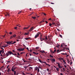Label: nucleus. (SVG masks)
I'll use <instances>...</instances> for the list:
<instances>
[{
  "label": "nucleus",
  "instance_id": "42",
  "mask_svg": "<svg viewBox=\"0 0 75 75\" xmlns=\"http://www.w3.org/2000/svg\"><path fill=\"white\" fill-rule=\"evenodd\" d=\"M59 46H60V45H58L56 46V47H59Z\"/></svg>",
  "mask_w": 75,
  "mask_h": 75
},
{
  "label": "nucleus",
  "instance_id": "44",
  "mask_svg": "<svg viewBox=\"0 0 75 75\" xmlns=\"http://www.w3.org/2000/svg\"><path fill=\"white\" fill-rule=\"evenodd\" d=\"M56 51H57V50H56V49L54 50V52H56Z\"/></svg>",
  "mask_w": 75,
  "mask_h": 75
},
{
  "label": "nucleus",
  "instance_id": "43",
  "mask_svg": "<svg viewBox=\"0 0 75 75\" xmlns=\"http://www.w3.org/2000/svg\"><path fill=\"white\" fill-rule=\"evenodd\" d=\"M17 54H18V56H19L20 57V54H19V53L18 52Z\"/></svg>",
  "mask_w": 75,
  "mask_h": 75
},
{
  "label": "nucleus",
  "instance_id": "5",
  "mask_svg": "<svg viewBox=\"0 0 75 75\" xmlns=\"http://www.w3.org/2000/svg\"><path fill=\"white\" fill-rule=\"evenodd\" d=\"M28 69L29 70V71H31V70H32V69H33V67H29Z\"/></svg>",
  "mask_w": 75,
  "mask_h": 75
},
{
  "label": "nucleus",
  "instance_id": "32",
  "mask_svg": "<svg viewBox=\"0 0 75 75\" xmlns=\"http://www.w3.org/2000/svg\"><path fill=\"white\" fill-rule=\"evenodd\" d=\"M59 36L60 37H61V38H62V35H59Z\"/></svg>",
  "mask_w": 75,
  "mask_h": 75
},
{
  "label": "nucleus",
  "instance_id": "46",
  "mask_svg": "<svg viewBox=\"0 0 75 75\" xmlns=\"http://www.w3.org/2000/svg\"><path fill=\"white\" fill-rule=\"evenodd\" d=\"M52 25H55V23H52Z\"/></svg>",
  "mask_w": 75,
  "mask_h": 75
},
{
  "label": "nucleus",
  "instance_id": "52",
  "mask_svg": "<svg viewBox=\"0 0 75 75\" xmlns=\"http://www.w3.org/2000/svg\"><path fill=\"white\" fill-rule=\"evenodd\" d=\"M16 55H17V54L16 53L14 54H13V55H14L15 56H16Z\"/></svg>",
  "mask_w": 75,
  "mask_h": 75
},
{
  "label": "nucleus",
  "instance_id": "27",
  "mask_svg": "<svg viewBox=\"0 0 75 75\" xmlns=\"http://www.w3.org/2000/svg\"><path fill=\"white\" fill-rule=\"evenodd\" d=\"M27 67H28V66H25V67H24V68H25V69H26V68H27Z\"/></svg>",
  "mask_w": 75,
  "mask_h": 75
},
{
  "label": "nucleus",
  "instance_id": "3",
  "mask_svg": "<svg viewBox=\"0 0 75 75\" xmlns=\"http://www.w3.org/2000/svg\"><path fill=\"white\" fill-rule=\"evenodd\" d=\"M40 40L42 41H43V40L44 41H45V39L43 38H42V37H40Z\"/></svg>",
  "mask_w": 75,
  "mask_h": 75
},
{
  "label": "nucleus",
  "instance_id": "20",
  "mask_svg": "<svg viewBox=\"0 0 75 75\" xmlns=\"http://www.w3.org/2000/svg\"><path fill=\"white\" fill-rule=\"evenodd\" d=\"M63 62H64V64H66V62L65 61V60H63Z\"/></svg>",
  "mask_w": 75,
  "mask_h": 75
},
{
  "label": "nucleus",
  "instance_id": "7",
  "mask_svg": "<svg viewBox=\"0 0 75 75\" xmlns=\"http://www.w3.org/2000/svg\"><path fill=\"white\" fill-rule=\"evenodd\" d=\"M34 28V27H32L30 28V30H29V31H31L32 30H33V29Z\"/></svg>",
  "mask_w": 75,
  "mask_h": 75
},
{
  "label": "nucleus",
  "instance_id": "39",
  "mask_svg": "<svg viewBox=\"0 0 75 75\" xmlns=\"http://www.w3.org/2000/svg\"><path fill=\"white\" fill-rule=\"evenodd\" d=\"M11 71H14V69H11Z\"/></svg>",
  "mask_w": 75,
  "mask_h": 75
},
{
  "label": "nucleus",
  "instance_id": "55",
  "mask_svg": "<svg viewBox=\"0 0 75 75\" xmlns=\"http://www.w3.org/2000/svg\"><path fill=\"white\" fill-rule=\"evenodd\" d=\"M24 53L23 52H21V54H23Z\"/></svg>",
  "mask_w": 75,
  "mask_h": 75
},
{
  "label": "nucleus",
  "instance_id": "25",
  "mask_svg": "<svg viewBox=\"0 0 75 75\" xmlns=\"http://www.w3.org/2000/svg\"><path fill=\"white\" fill-rule=\"evenodd\" d=\"M38 72H40V69H39V68H38Z\"/></svg>",
  "mask_w": 75,
  "mask_h": 75
},
{
  "label": "nucleus",
  "instance_id": "59",
  "mask_svg": "<svg viewBox=\"0 0 75 75\" xmlns=\"http://www.w3.org/2000/svg\"><path fill=\"white\" fill-rule=\"evenodd\" d=\"M23 75H27L26 74H25L24 73H23Z\"/></svg>",
  "mask_w": 75,
  "mask_h": 75
},
{
  "label": "nucleus",
  "instance_id": "61",
  "mask_svg": "<svg viewBox=\"0 0 75 75\" xmlns=\"http://www.w3.org/2000/svg\"><path fill=\"white\" fill-rule=\"evenodd\" d=\"M40 37H42V35H40Z\"/></svg>",
  "mask_w": 75,
  "mask_h": 75
},
{
  "label": "nucleus",
  "instance_id": "41",
  "mask_svg": "<svg viewBox=\"0 0 75 75\" xmlns=\"http://www.w3.org/2000/svg\"><path fill=\"white\" fill-rule=\"evenodd\" d=\"M17 50H18V51H21V49H17Z\"/></svg>",
  "mask_w": 75,
  "mask_h": 75
},
{
  "label": "nucleus",
  "instance_id": "53",
  "mask_svg": "<svg viewBox=\"0 0 75 75\" xmlns=\"http://www.w3.org/2000/svg\"><path fill=\"white\" fill-rule=\"evenodd\" d=\"M43 14H44V15H45V16H46V14L45 13H43Z\"/></svg>",
  "mask_w": 75,
  "mask_h": 75
},
{
  "label": "nucleus",
  "instance_id": "47",
  "mask_svg": "<svg viewBox=\"0 0 75 75\" xmlns=\"http://www.w3.org/2000/svg\"><path fill=\"white\" fill-rule=\"evenodd\" d=\"M64 65L65 68H67V66H66V65H65L64 64Z\"/></svg>",
  "mask_w": 75,
  "mask_h": 75
},
{
  "label": "nucleus",
  "instance_id": "12",
  "mask_svg": "<svg viewBox=\"0 0 75 75\" xmlns=\"http://www.w3.org/2000/svg\"><path fill=\"white\" fill-rule=\"evenodd\" d=\"M16 34L14 35H12V36L13 37V38H15V37H16Z\"/></svg>",
  "mask_w": 75,
  "mask_h": 75
},
{
  "label": "nucleus",
  "instance_id": "49",
  "mask_svg": "<svg viewBox=\"0 0 75 75\" xmlns=\"http://www.w3.org/2000/svg\"><path fill=\"white\" fill-rule=\"evenodd\" d=\"M21 13V11H19L18 13V14H20V13Z\"/></svg>",
  "mask_w": 75,
  "mask_h": 75
},
{
  "label": "nucleus",
  "instance_id": "38",
  "mask_svg": "<svg viewBox=\"0 0 75 75\" xmlns=\"http://www.w3.org/2000/svg\"><path fill=\"white\" fill-rule=\"evenodd\" d=\"M44 63L45 64H46V65L47 64V63L45 62H44Z\"/></svg>",
  "mask_w": 75,
  "mask_h": 75
},
{
  "label": "nucleus",
  "instance_id": "24",
  "mask_svg": "<svg viewBox=\"0 0 75 75\" xmlns=\"http://www.w3.org/2000/svg\"><path fill=\"white\" fill-rule=\"evenodd\" d=\"M56 70L57 71H59V68H56Z\"/></svg>",
  "mask_w": 75,
  "mask_h": 75
},
{
  "label": "nucleus",
  "instance_id": "30",
  "mask_svg": "<svg viewBox=\"0 0 75 75\" xmlns=\"http://www.w3.org/2000/svg\"><path fill=\"white\" fill-rule=\"evenodd\" d=\"M46 65H48V66H49V67H51V65H50L49 64H46Z\"/></svg>",
  "mask_w": 75,
  "mask_h": 75
},
{
  "label": "nucleus",
  "instance_id": "34",
  "mask_svg": "<svg viewBox=\"0 0 75 75\" xmlns=\"http://www.w3.org/2000/svg\"><path fill=\"white\" fill-rule=\"evenodd\" d=\"M17 27H15L14 28V29L15 30H17Z\"/></svg>",
  "mask_w": 75,
  "mask_h": 75
},
{
  "label": "nucleus",
  "instance_id": "48",
  "mask_svg": "<svg viewBox=\"0 0 75 75\" xmlns=\"http://www.w3.org/2000/svg\"><path fill=\"white\" fill-rule=\"evenodd\" d=\"M57 30L58 31H60V30H59V29H57Z\"/></svg>",
  "mask_w": 75,
  "mask_h": 75
},
{
  "label": "nucleus",
  "instance_id": "21",
  "mask_svg": "<svg viewBox=\"0 0 75 75\" xmlns=\"http://www.w3.org/2000/svg\"><path fill=\"white\" fill-rule=\"evenodd\" d=\"M16 43V41H14L13 43H11V44H15V43Z\"/></svg>",
  "mask_w": 75,
  "mask_h": 75
},
{
  "label": "nucleus",
  "instance_id": "13",
  "mask_svg": "<svg viewBox=\"0 0 75 75\" xmlns=\"http://www.w3.org/2000/svg\"><path fill=\"white\" fill-rule=\"evenodd\" d=\"M24 48H23V49H21V51H24Z\"/></svg>",
  "mask_w": 75,
  "mask_h": 75
},
{
  "label": "nucleus",
  "instance_id": "56",
  "mask_svg": "<svg viewBox=\"0 0 75 75\" xmlns=\"http://www.w3.org/2000/svg\"><path fill=\"white\" fill-rule=\"evenodd\" d=\"M13 52H16L15 50H13Z\"/></svg>",
  "mask_w": 75,
  "mask_h": 75
},
{
  "label": "nucleus",
  "instance_id": "63",
  "mask_svg": "<svg viewBox=\"0 0 75 75\" xmlns=\"http://www.w3.org/2000/svg\"><path fill=\"white\" fill-rule=\"evenodd\" d=\"M59 50H57V52H59Z\"/></svg>",
  "mask_w": 75,
  "mask_h": 75
},
{
  "label": "nucleus",
  "instance_id": "28",
  "mask_svg": "<svg viewBox=\"0 0 75 75\" xmlns=\"http://www.w3.org/2000/svg\"><path fill=\"white\" fill-rule=\"evenodd\" d=\"M45 40H48V38H47V36H45Z\"/></svg>",
  "mask_w": 75,
  "mask_h": 75
},
{
  "label": "nucleus",
  "instance_id": "18",
  "mask_svg": "<svg viewBox=\"0 0 75 75\" xmlns=\"http://www.w3.org/2000/svg\"><path fill=\"white\" fill-rule=\"evenodd\" d=\"M9 70H10V68H8V70L7 71V72H10Z\"/></svg>",
  "mask_w": 75,
  "mask_h": 75
},
{
  "label": "nucleus",
  "instance_id": "35",
  "mask_svg": "<svg viewBox=\"0 0 75 75\" xmlns=\"http://www.w3.org/2000/svg\"><path fill=\"white\" fill-rule=\"evenodd\" d=\"M9 45H11V44H11V42H9Z\"/></svg>",
  "mask_w": 75,
  "mask_h": 75
},
{
  "label": "nucleus",
  "instance_id": "9",
  "mask_svg": "<svg viewBox=\"0 0 75 75\" xmlns=\"http://www.w3.org/2000/svg\"><path fill=\"white\" fill-rule=\"evenodd\" d=\"M58 59L60 60H64V58H58Z\"/></svg>",
  "mask_w": 75,
  "mask_h": 75
},
{
  "label": "nucleus",
  "instance_id": "37",
  "mask_svg": "<svg viewBox=\"0 0 75 75\" xmlns=\"http://www.w3.org/2000/svg\"><path fill=\"white\" fill-rule=\"evenodd\" d=\"M25 35H28V33H25Z\"/></svg>",
  "mask_w": 75,
  "mask_h": 75
},
{
  "label": "nucleus",
  "instance_id": "45",
  "mask_svg": "<svg viewBox=\"0 0 75 75\" xmlns=\"http://www.w3.org/2000/svg\"><path fill=\"white\" fill-rule=\"evenodd\" d=\"M32 18H33V19H35V18H36L35 17H32Z\"/></svg>",
  "mask_w": 75,
  "mask_h": 75
},
{
  "label": "nucleus",
  "instance_id": "11",
  "mask_svg": "<svg viewBox=\"0 0 75 75\" xmlns=\"http://www.w3.org/2000/svg\"><path fill=\"white\" fill-rule=\"evenodd\" d=\"M40 52L42 53H43V52H45V51L44 50H42L40 51Z\"/></svg>",
  "mask_w": 75,
  "mask_h": 75
},
{
  "label": "nucleus",
  "instance_id": "64",
  "mask_svg": "<svg viewBox=\"0 0 75 75\" xmlns=\"http://www.w3.org/2000/svg\"><path fill=\"white\" fill-rule=\"evenodd\" d=\"M60 75H63V74H62V73H60Z\"/></svg>",
  "mask_w": 75,
  "mask_h": 75
},
{
  "label": "nucleus",
  "instance_id": "57",
  "mask_svg": "<svg viewBox=\"0 0 75 75\" xmlns=\"http://www.w3.org/2000/svg\"><path fill=\"white\" fill-rule=\"evenodd\" d=\"M16 41H17V42H18V41H20V40H16Z\"/></svg>",
  "mask_w": 75,
  "mask_h": 75
},
{
  "label": "nucleus",
  "instance_id": "14",
  "mask_svg": "<svg viewBox=\"0 0 75 75\" xmlns=\"http://www.w3.org/2000/svg\"><path fill=\"white\" fill-rule=\"evenodd\" d=\"M28 28H29V26L27 28H23V30H25L26 29H27Z\"/></svg>",
  "mask_w": 75,
  "mask_h": 75
},
{
  "label": "nucleus",
  "instance_id": "2",
  "mask_svg": "<svg viewBox=\"0 0 75 75\" xmlns=\"http://www.w3.org/2000/svg\"><path fill=\"white\" fill-rule=\"evenodd\" d=\"M40 33L39 32L37 33V34L35 36V38H37V37H38L39 36V35H40Z\"/></svg>",
  "mask_w": 75,
  "mask_h": 75
},
{
  "label": "nucleus",
  "instance_id": "62",
  "mask_svg": "<svg viewBox=\"0 0 75 75\" xmlns=\"http://www.w3.org/2000/svg\"><path fill=\"white\" fill-rule=\"evenodd\" d=\"M27 54H28V53L27 54H26V57H27Z\"/></svg>",
  "mask_w": 75,
  "mask_h": 75
},
{
  "label": "nucleus",
  "instance_id": "19",
  "mask_svg": "<svg viewBox=\"0 0 75 75\" xmlns=\"http://www.w3.org/2000/svg\"><path fill=\"white\" fill-rule=\"evenodd\" d=\"M38 60H39V62H40L41 63H42V61H41V60L40 59H38Z\"/></svg>",
  "mask_w": 75,
  "mask_h": 75
},
{
  "label": "nucleus",
  "instance_id": "29",
  "mask_svg": "<svg viewBox=\"0 0 75 75\" xmlns=\"http://www.w3.org/2000/svg\"><path fill=\"white\" fill-rule=\"evenodd\" d=\"M8 46V45H7L6 46H3V47H4V48H5V47H7V46Z\"/></svg>",
  "mask_w": 75,
  "mask_h": 75
},
{
  "label": "nucleus",
  "instance_id": "22",
  "mask_svg": "<svg viewBox=\"0 0 75 75\" xmlns=\"http://www.w3.org/2000/svg\"><path fill=\"white\" fill-rule=\"evenodd\" d=\"M49 25V26H50V27H51V26L52 25V24L51 23H50Z\"/></svg>",
  "mask_w": 75,
  "mask_h": 75
},
{
  "label": "nucleus",
  "instance_id": "10",
  "mask_svg": "<svg viewBox=\"0 0 75 75\" xmlns=\"http://www.w3.org/2000/svg\"><path fill=\"white\" fill-rule=\"evenodd\" d=\"M38 67H35V71H37V69H38Z\"/></svg>",
  "mask_w": 75,
  "mask_h": 75
},
{
  "label": "nucleus",
  "instance_id": "15",
  "mask_svg": "<svg viewBox=\"0 0 75 75\" xmlns=\"http://www.w3.org/2000/svg\"><path fill=\"white\" fill-rule=\"evenodd\" d=\"M22 60L24 62H26V61L25 60V59H23Z\"/></svg>",
  "mask_w": 75,
  "mask_h": 75
},
{
  "label": "nucleus",
  "instance_id": "60",
  "mask_svg": "<svg viewBox=\"0 0 75 75\" xmlns=\"http://www.w3.org/2000/svg\"><path fill=\"white\" fill-rule=\"evenodd\" d=\"M70 64V65H72V62H71Z\"/></svg>",
  "mask_w": 75,
  "mask_h": 75
},
{
  "label": "nucleus",
  "instance_id": "6",
  "mask_svg": "<svg viewBox=\"0 0 75 75\" xmlns=\"http://www.w3.org/2000/svg\"><path fill=\"white\" fill-rule=\"evenodd\" d=\"M51 59V61H52V62H55V59Z\"/></svg>",
  "mask_w": 75,
  "mask_h": 75
},
{
  "label": "nucleus",
  "instance_id": "1",
  "mask_svg": "<svg viewBox=\"0 0 75 75\" xmlns=\"http://www.w3.org/2000/svg\"><path fill=\"white\" fill-rule=\"evenodd\" d=\"M6 57H7L9 55H11L12 54V52L10 51H9L8 52H7V53H6Z\"/></svg>",
  "mask_w": 75,
  "mask_h": 75
},
{
  "label": "nucleus",
  "instance_id": "36",
  "mask_svg": "<svg viewBox=\"0 0 75 75\" xmlns=\"http://www.w3.org/2000/svg\"><path fill=\"white\" fill-rule=\"evenodd\" d=\"M14 74L16 75V71H14Z\"/></svg>",
  "mask_w": 75,
  "mask_h": 75
},
{
  "label": "nucleus",
  "instance_id": "17",
  "mask_svg": "<svg viewBox=\"0 0 75 75\" xmlns=\"http://www.w3.org/2000/svg\"><path fill=\"white\" fill-rule=\"evenodd\" d=\"M3 57H4L5 56H6V54L5 53L3 54Z\"/></svg>",
  "mask_w": 75,
  "mask_h": 75
},
{
  "label": "nucleus",
  "instance_id": "40",
  "mask_svg": "<svg viewBox=\"0 0 75 75\" xmlns=\"http://www.w3.org/2000/svg\"><path fill=\"white\" fill-rule=\"evenodd\" d=\"M24 39L25 40H27L28 39V38H25Z\"/></svg>",
  "mask_w": 75,
  "mask_h": 75
},
{
  "label": "nucleus",
  "instance_id": "4",
  "mask_svg": "<svg viewBox=\"0 0 75 75\" xmlns=\"http://www.w3.org/2000/svg\"><path fill=\"white\" fill-rule=\"evenodd\" d=\"M5 16L6 17L7 16H10V15L8 13L6 12L5 14Z\"/></svg>",
  "mask_w": 75,
  "mask_h": 75
},
{
  "label": "nucleus",
  "instance_id": "50",
  "mask_svg": "<svg viewBox=\"0 0 75 75\" xmlns=\"http://www.w3.org/2000/svg\"><path fill=\"white\" fill-rule=\"evenodd\" d=\"M6 43H7V44H9V41L8 42H6Z\"/></svg>",
  "mask_w": 75,
  "mask_h": 75
},
{
  "label": "nucleus",
  "instance_id": "54",
  "mask_svg": "<svg viewBox=\"0 0 75 75\" xmlns=\"http://www.w3.org/2000/svg\"><path fill=\"white\" fill-rule=\"evenodd\" d=\"M45 21L46 22V24H48V22H47V21Z\"/></svg>",
  "mask_w": 75,
  "mask_h": 75
},
{
  "label": "nucleus",
  "instance_id": "33",
  "mask_svg": "<svg viewBox=\"0 0 75 75\" xmlns=\"http://www.w3.org/2000/svg\"><path fill=\"white\" fill-rule=\"evenodd\" d=\"M6 35V34L2 36V37H3V38H4L5 37V36Z\"/></svg>",
  "mask_w": 75,
  "mask_h": 75
},
{
  "label": "nucleus",
  "instance_id": "51",
  "mask_svg": "<svg viewBox=\"0 0 75 75\" xmlns=\"http://www.w3.org/2000/svg\"><path fill=\"white\" fill-rule=\"evenodd\" d=\"M66 50H69V48H66Z\"/></svg>",
  "mask_w": 75,
  "mask_h": 75
},
{
  "label": "nucleus",
  "instance_id": "58",
  "mask_svg": "<svg viewBox=\"0 0 75 75\" xmlns=\"http://www.w3.org/2000/svg\"><path fill=\"white\" fill-rule=\"evenodd\" d=\"M9 34H12V32H10Z\"/></svg>",
  "mask_w": 75,
  "mask_h": 75
},
{
  "label": "nucleus",
  "instance_id": "26",
  "mask_svg": "<svg viewBox=\"0 0 75 75\" xmlns=\"http://www.w3.org/2000/svg\"><path fill=\"white\" fill-rule=\"evenodd\" d=\"M67 61L68 63L70 62V61H69V59H67Z\"/></svg>",
  "mask_w": 75,
  "mask_h": 75
},
{
  "label": "nucleus",
  "instance_id": "16",
  "mask_svg": "<svg viewBox=\"0 0 75 75\" xmlns=\"http://www.w3.org/2000/svg\"><path fill=\"white\" fill-rule=\"evenodd\" d=\"M39 48H40V47H35V49H36V50H38Z\"/></svg>",
  "mask_w": 75,
  "mask_h": 75
},
{
  "label": "nucleus",
  "instance_id": "8",
  "mask_svg": "<svg viewBox=\"0 0 75 75\" xmlns=\"http://www.w3.org/2000/svg\"><path fill=\"white\" fill-rule=\"evenodd\" d=\"M33 53L34 54V55H38V53H36L35 52H33Z\"/></svg>",
  "mask_w": 75,
  "mask_h": 75
},
{
  "label": "nucleus",
  "instance_id": "31",
  "mask_svg": "<svg viewBox=\"0 0 75 75\" xmlns=\"http://www.w3.org/2000/svg\"><path fill=\"white\" fill-rule=\"evenodd\" d=\"M58 67L59 68H61V66H60V65L59 64V65H58Z\"/></svg>",
  "mask_w": 75,
  "mask_h": 75
},
{
  "label": "nucleus",
  "instance_id": "23",
  "mask_svg": "<svg viewBox=\"0 0 75 75\" xmlns=\"http://www.w3.org/2000/svg\"><path fill=\"white\" fill-rule=\"evenodd\" d=\"M10 38V39H12V38H13V36H11Z\"/></svg>",
  "mask_w": 75,
  "mask_h": 75
}]
</instances>
